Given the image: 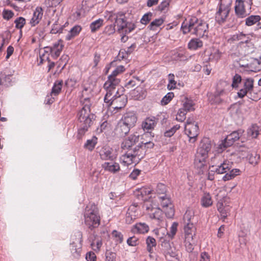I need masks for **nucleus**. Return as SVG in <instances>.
<instances>
[{
    "label": "nucleus",
    "mask_w": 261,
    "mask_h": 261,
    "mask_svg": "<svg viewBox=\"0 0 261 261\" xmlns=\"http://www.w3.org/2000/svg\"><path fill=\"white\" fill-rule=\"evenodd\" d=\"M181 29L184 34L191 33L199 37L207 36L208 33V24L195 16L183 22Z\"/></svg>",
    "instance_id": "f257e3e1"
},
{
    "label": "nucleus",
    "mask_w": 261,
    "mask_h": 261,
    "mask_svg": "<svg viewBox=\"0 0 261 261\" xmlns=\"http://www.w3.org/2000/svg\"><path fill=\"white\" fill-rule=\"evenodd\" d=\"M84 218L85 225L90 230H93L97 228L101 220L97 205L94 203L88 204L85 209Z\"/></svg>",
    "instance_id": "f03ea898"
},
{
    "label": "nucleus",
    "mask_w": 261,
    "mask_h": 261,
    "mask_svg": "<svg viewBox=\"0 0 261 261\" xmlns=\"http://www.w3.org/2000/svg\"><path fill=\"white\" fill-rule=\"evenodd\" d=\"M72 242L69 245L70 257L78 259L81 256L82 248L83 234L81 231L75 232L72 238Z\"/></svg>",
    "instance_id": "7ed1b4c3"
},
{
    "label": "nucleus",
    "mask_w": 261,
    "mask_h": 261,
    "mask_svg": "<svg viewBox=\"0 0 261 261\" xmlns=\"http://www.w3.org/2000/svg\"><path fill=\"white\" fill-rule=\"evenodd\" d=\"M114 16H115V24L117 26L118 30L120 33L128 34L133 31L136 28L134 23L126 22L125 16L123 13H118L114 14Z\"/></svg>",
    "instance_id": "20e7f679"
},
{
    "label": "nucleus",
    "mask_w": 261,
    "mask_h": 261,
    "mask_svg": "<svg viewBox=\"0 0 261 261\" xmlns=\"http://www.w3.org/2000/svg\"><path fill=\"white\" fill-rule=\"evenodd\" d=\"M252 37L251 34H245L241 32L233 35L228 39V41L230 43L238 42V44L241 47H251L253 45L252 42Z\"/></svg>",
    "instance_id": "39448f33"
},
{
    "label": "nucleus",
    "mask_w": 261,
    "mask_h": 261,
    "mask_svg": "<svg viewBox=\"0 0 261 261\" xmlns=\"http://www.w3.org/2000/svg\"><path fill=\"white\" fill-rule=\"evenodd\" d=\"M230 4L229 3H218L215 13V20L219 24L224 23L229 15L230 11Z\"/></svg>",
    "instance_id": "423d86ee"
},
{
    "label": "nucleus",
    "mask_w": 261,
    "mask_h": 261,
    "mask_svg": "<svg viewBox=\"0 0 261 261\" xmlns=\"http://www.w3.org/2000/svg\"><path fill=\"white\" fill-rule=\"evenodd\" d=\"M185 133L188 135L190 141L194 142L199 133V127L194 119L189 118L186 122L185 126Z\"/></svg>",
    "instance_id": "0eeeda50"
},
{
    "label": "nucleus",
    "mask_w": 261,
    "mask_h": 261,
    "mask_svg": "<svg viewBox=\"0 0 261 261\" xmlns=\"http://www.w3.org/2000/svg\"><path fill=\"white\" fill-rule=\"evenodd\" d=\"M227 200V197H223L218 200L216 204L217 211L219 212L221 219H222L223 221H224L230 216L231 210V206H230Z\"/></svg>",
    "instance_id": "6e6552de"
},
{
    "label": "nucleus",
    "mask_w": 261,
    "mask_h": 261,
    "mask_svg": "<svg viewBox=\"0 0 261 261\" xmlns=\"http://www.w3.org/2000/svg\"><path fill=\"white\" fill-rule=\"evenodd\" d=\"M94 119L95 116L93 114L91 113L88 115V116L85 117L83 120L79 121L80 126V128L78 130L79 138L83 136L85 133L88 131V129L93 124Z\"/></svg>",
    "instance_id": "1a4fd4ad"
},
{
    "label": "nucleus",
    "mask_w": 261,
    "mask_h": 261,
    "mask_svg": "<svg viewBox=\"0 0 261 261\" xmlns=\"http://www.w3.org/2000/svg\"><path fill=\"white\" fill-rule=\"evenodd\" d=\"M125 69L122 65L118 66L110 74L108 80L106 82V87H109L111 85L116 87L117 86L120 81L119 79L117 78V76L121 74L125 71Z\"/></svg>",
    "instance_id": "9d476101"
},
{
    "label": "nucleus",
    "mask_w": 261,
    "mask_h": 261,
    "mask_svg": "<svg viewBox=\"0 0 261 261\" xmlns=\"http://www.w3.org/2000/svg\"><path fill=\"white\" fill-rule=\"evenodd\" d=\"M148 147H153L154 144L151 142H148L146 143L142 142L141 144L136 146L133 149H132L133 156L136 159L138 162L143 159L145 154V148L146 146Z\"/></svg>",
    "instance_id": "9b49d317"
},
{
    "label": "nucleus",
    "mask_w": 261,
    "mask_h": 261,
    "mask_svg": "<svg viewBox=\"0 0 261 261\" xmlns=\"http://www.w3.org/2000/svg\"><path fill=\"white\" fill-rule=\"evenodd\" d=\"M144 207L150 218L155 219L159 222L163 221V211L160 208L154 207L149 202L145 203Z\"/></svg>",
    "instance_id": "f8f14e48"
},
{
    "label": "nucleus",
    "mask_w": 261,
    "mask_h": 261,
    "mask_svg": "<svg viewBox=\"0 0 261 261\" xmlns=\"http://www.w3.org/2000/svg\"><path fill=\"white\" fill-rule=\"evenodd\" d=\"M141 215V211L139 205L136 203L132 204L128 208L125 221L127 223L130 224L135 220L139 218Z\"/></svg>",
    "instance_id": "ddd939ff"
},
{
    "label": "nucleus",
    "mask_w": 261,
    "mask_h": 261,
    "mask_svg": "<svg viewBox=\"0 0 261 261\" xmlns=\"http://www.w3.org/2000/svg\"><path fill=\"white\" fill-rule=\"evenodd\" d=\"M212 148L211 141L207 138L203 139L197 149L196 155L207 159L208 154Z\"/></svg>",
    "instance_id": "4468645a"
},
{
    "label": "nucleus",
    "mask_w": 261,
    "mask_h": 261,
    "mask_svg": "<svg viewBox=\"0 0 261 261\" xmlns=\"http://www.w3.org/2000/svg\"><path fill=\"white\" fill-rule=\"evenodd\" d=\"M153 193V190L149 186H144L136 189L134 194L139 199L145 201L150 198Z\"/></svg>",
    "instance_id": "2eb2a0df"
},
{
    "label": "nucleus",
    "mask_w": 261,
    "mask_h": 261,
    "mask_svg": "<svg viewBox=\"0 0 261 261\" xmlns=\"http://www.w3.org/2000/svg\"><path fill=\"white\" fill-rule=\"evenodd\" d=\"M63 41L62 40H59L55 42L52 46H47L45 47L46 49L45 51L47 53L48 51L50 52L51 57L56 59L59 57L64 47Z\"/></svg>",
    "instance_id": "dca6fc26"
},
{
    "label": "nucleus",
    "mask_w": 261,
    "mask_h": 261,
    "mask_svg": "<svg viewBox=\"0 0 261 261\" xmlns=\"http://www.w3.org/2000/svg\"><path fill=\"white\" fill-rule=\"evenodd\" d=\"M232 162L225 160L219 165L211 166V171L212 172H216L218 174H223L230 171L232 168Z\"/></svg>",
    "instance_id": "f3484780"
},
{
    "label": "nucleus",
    "mask_w": 261,
    "mask_h": 261,
    "mask_svg": "<svg viewBox=\"0 0 261 261\" xmlns=\"http://www.w3.org/2000/svg\"><path fill=\"white\" fill-rule=\"evenodd\" d=\"M99 154L101 159L104 160L114 161L117 157L116 151L108 146L102 147L99 152Z\"/></svg>",
    "instance_id": "a211bd4d"
},
{
    "label": "nucleus",
    "mask_w": 261,
    "mask_h": 261,
    "mask_svg": "<svg viewBox=\"0 0 261 261\" xmlns=\"http://www.w3.org/2000/svg\"><path fill=\"white\" fill-rule=\"evenodd\" d=\"M139 136L135 134L131 135L125 138L121 143L123 150H132L131 148L139 141Z\"/></svg>",
    "instance_id": "6ab92c4d"
},
{
    "label": "nucleus",
    "mask_w": 261,
    "mask_h": 261,
    "mask_svg": "<svg viewBox=\"0 0 261 261\" xmlns=\"http://www.w3.org/2000/svg\"><path fill=\"white\" fill-rule=\"evenodd\" d=\"M127 101L126 95L121 94L117 96L111 101L112 108L114 110H119L124 108Z\"/></svg>",
    "instance_id": "aec40b11"
},
{
    "label": "nucleus",
    "mask_w": 261,
    "mask_h": 261,
    "mask_svg": "<svg viewBox=\"0 0 261 261\" xmlns=\"http://www.w3.org/2000/svg\"><path fill=\"white\" fill-rule=\"evenodd\" d=\"M44 11L41 7L38 6L33 11V15L30 19V24L32 27H35L42 20Z\"/></svg>",
    "instance_id": "412c9836"
},
{
    "label": "nucleus",
    "mask_w": 261,
    "mask_h": 261,
    "mask_svg": "<svg viewBox=\"0 0 261 261\" xmlns=\"http://www.w3.org/2000/svg\"><path fill=\"white\" fill-rule=\"evenodd\" d=\"M120 162L124 166H129L133 164L136 165L139 162L136 161V159L133 156L132 151L131 150H127V151L124 154L122 155L120 158Z\"/></svg>",
    "instance_id": "4be33fe9"
},
{
    "label": "nucleus",
    "mask_w": 261,
    "mask_h": 261,
    "mask_svg": "<svg viewBox=\"0 0 261 261\" xmlns=\"http://www.w3.org/2000/svg\"><path fill=\"white\" fill-rule=\"evenodd\" d=\"M172 57L174 60L180 61H187L189 59L188 52L182 47L174 50L172 55Z\"/></svg>",
    "instance_id": "5701e85b"
},
{
    "label": "nucleus",
    "mask_w": 261,
    "mask_h": 261,
    "mask_svg": "<svg viewBox=\"0 0 261 261\" xmlns=\"http://www.w3.org/2000/svg\"><path fill=\"white\" fill-rule=\"evenodd\" d=\"M103 88L107 92L104 98V101L107 104V107H112V104L111 103V101L116 96V95H115L113 97H112V95L113 93H115L116 87L111 85L109 87H106V83H105Z\"/></svg>",
    "instance_id": "b1692460"
},
{
    "label": "nucleus",
    "mask_w": 261,
    "mask_h": 261,
    "mask_svg": "<svg viewBox=\"0 0 261 261\" xmlns=\"http://www.w3.org/2000/svg\"><path fill=\"white\" fill-rule=\"evenodd\" d=\"M121 120L130 127H133L137 122V117L134 112H130L125 113Z\"/></svg>",
    "instance_id": "393cba45"
},
{
    "label": "nucleus",
    "mask_w": 261,
    "mask_h": 261,
    "mask_svg": "<svg viewBox=\"0 0 261 261\" xmlns=\"http://www.w3.org/2000/svg\"><path fill=\"white\" fill-rule=\"evenodd\" d=\"M240 134H241V131H234L227 135L223 143L224 147H227L231 146L236 141L239 139Z\"/></svg>",
    "instance_id": "a878e982"
},
{
    "label": "nucleus",
    "mask_w": 261,
    "mask_h": 261,
    "mask_svg": "<svg viewBox=\"0 0 261 261\" xmlns=\"http://www.w3.org/2000/svg\"><path fill=\"white\" fill-rule=\"evenodd\" d=\"M200 204L202 207L207 208L213 204L212 197L210 193L204 192L200 198Z\"/></svg>",
    "instance_id": "bb28decb"
},
{
    "label": "nucleus",
    "mask_w": 261,
    "mask_h": 261,
    "mask_svg": "<svg viewBox=\"0 0 261 261\" xmlns=\"http://www.w3.org/2000/svg\"><path fill=\"white\" fill-rule=\"evenodd\" d=\"M235 13L238 17L244 18L247 15V13L244 8L243 0H237L235 6Z\"/></svg>",
    "instance_id": "cd10ccee"
},
{
    "label": "nucleus",
    "mask_w": 261,
    "mask_h": 261,
    "mask_svg": "<svg viewBox=\"0 0 261 261\" xmlns=\"http://www.w3.org/2000/svg\"><path fill=\"white\" fill-rule=\"evenodd\" d=\"M149 227L145 223H137L132 228V231L135 233L145 234L149 231Z\"/></svg>",
    "instance_id": "c85d7f7f"
},
{
    "label": "nucleus",
    "mask_w": 261,
    "mask_h": 261,
    "mask_svg": "<svg viewBox=\"0 0 261 261\" xmlns=\"http://www.w3.org/2000/svg\"><path fill=\"white\" fill-rule=\"evenodd\" d=\"M160 242H161L162 250L164 254L175 250V249L172 246V243H171L169 241L167 240L165 238L160 237Z\"/></svg>",
    "instance_id": "c756f323"
},
{
    "label": "nucleus",
    "mask_w": 261,
    "mask_h": 261,
    "mask_svg": "<svg viewBox=\"0 0 261 261\" xmlns=\"http://www.w3.org/2000/svg\"><path fill=\"white\" fill-rule=\"evenodd\" d=\"M156 124V121L154 117H148L143 121L142 127L144 130H149L153 129Z\"/></svg>",
    "instance_id": "7c9ffc66"
},
{
    "label": "nucleus",
    "mask_w": 261,
    "mask_h": 261,
    "mask_svg": "<svg viewBox=\"0 0 261 261\" xmlns=\"http://www.w3.org/2000/svg\"><path fill=\"white\" fill-rule=\"evenodd\" d=\"M203 43L199 38H194L190 40L188 43V48L191 50H196L202 47Z\"/></svg>",
    "instance_id": "2f4dec72"
},
{
    "label": "nucleus",
    "mask_w": 261,
    "mask_h": 261,
    "mask_svg": "<svg viewBox=\"0 0 261 261\" xmlns=\"http://www.w3.org/2000/svg\"><path fill=\"white\" fill-rule=\"evenodd\" d=\"M102 167L105 171L113 173H115L120 170L119 164L116 162H105L102 165Z\"/></svg>",
    "instance_id": "473e14b6"
},
{
    "label": "nucleus",
    "mask_w": 261,
    "mask_h": 261,
    "mask_svg": "<svg viewBox=\"0 0 261 261\" xmlns=\"http://www.w3.org/2000/svg\"><path fill=\"white\" fill-rule=\"evenodd\" d=\"M196 228L193 223H187L184 227V236L195 237Z\"/></svg>",
    "instance_id": "72a5a7b5"
},
{
    "label": "nucleus",
    "mask_w": 261,
    "mask_h": 261,
    "mask_svg": "<svg viewBox=\"0 0 261 261\" xmlns=\"http://www.w3.org/2000/svg\"><path fill=\"white\" fill-rule=\"evenodd\" d=\"M195 237H184V245L186 248L187 251L191 252H192L196 245V243L194 240Z\"/></svg>",
    "instance_id": "f704fd0d"
},
{
    "label": "nucleus",
    "mask_w": 261,
    "mask_h": 261,
    "mask_svg": "<svg viewBox=\"0 0 261 261\" xmlns=\"http://www.w3.org/2000/svg\"><path fill=\"white\" fill-rule=\"evenodd\" d=\"M63 84V82L62 80H58L54 83L50 93L51 97L57 96L61 93Z\"/></svg>",
    "instance_id": "c9c22d12"
},
{
    "label": "nucleus",
    "mask_w": 261,
    "mask_h": 261,
    "mask_svg": "<svg viewBox=\"0 0 261 261\" xmlns=\"http://www.w3.org/2000/svg\"><path fill=\"white\" fill-rule=\"evenodd\" d=\"M130 127L128 125L124 123V122L120 120L118 123L116 130L120 135H126L130 130Z\"/></svg>",
    "instance_id": "e433bc0d"
},
{
    "label": "nucleus",
    "mask_w": 261,
    "mask_h": 261,
    "mask_svg": "<svg viewBox=\"0 0 261 261\" xmlns=\"http://www.w3.org/2000/svg\"><path fill=\"white\" fill-rule=\"evenodd\" d=\"M82 30V28L80 25H75L70 30L68 34L66 36L65 39L68 41L72 39L80 34Z\"/></svg>",
    "instance_id": "4c0bfd02"
},
{
    "label": "nucleus",
    "mask_w": 261,
    "mask_h": 261,
    "mask_svg": "<svg viewBox=\"0 0 261 261\" xmlns=\"http://www.w3.org/2000/svg\"><path fill=\"white\" fill-rule=\"evenodd\" d=\"M221 52L217 48L212 47L210 48V54L209 60L211 61L217 62L221 57Z\"/></svg>",
    "instance_id": "58836bf2"
},
{
    "label": "nucleus",
    "mask_w": 261,
    "mask_h": 261,
    "mask_svg": "<svg viewBox=\"0 0 261 261\" xmlns=\"http://www.w3.org/2000/svg\"><path fill=\"white\" fill-rule=\"evenodd\" d=\"M167 190V187L165 184L158 183L153 190V193L159 197L166 195Z\"/></svg>",
    "instance_id": "ea45409f"
},
{
    "label": "nucleus",
    "mask_w": 261,
    "mask_h": 261,
    "mask_svg": "<svg viewBox=\"0 0 261 261\" xmlns=\"http://www.w3.org/2000/svg\"><path fill=\"white\" fill-rule=\"evenodd\" d=\"M90 114H91V113L90 107L88 106H84L77 114L78 121L80 120H83L85 117L88 116V115Z\"/></svg>",
    "instance_id": "a19ab883"
},
{
    "label": "nucleus",
    "mask_w": 261,
    "mask_h": 261,
    "mask_svg": "<svg viewBox=\"0 0 261 261\" xmlns=\"http://www.w3.org/2000/svg\"><path fill=\"white\" fill-rule=\"evenodd\" d=\"M206 159L199 156L198 155L195 154L194 164V166L197 168L200 169L203 168L206 165Z\"/></svg>",
    "instance_id": "79ce46f5"
},
{
    "label": "nucleus",
    "mask_w": 261,
    "mask_h": 261,
    "mask_svg": "<svg viewBox=\"0 0 261 261\" xmlns=\"http://www.w3.org/2000/svg\"><path fill=\"white\" fill-rule=\"evenodd\" d=\"M228 86L225 82H221L218 85L217 90L215 92L217 95L220 96L221 97L226 95L227 92L226 87Z\"/></svg>",
    "instance_id": "37998d69"
},
{
    "label": "nucleus",
    "mask_w": 261,
    "mask_h": 261,
    "mask_svg": "<svg viewBox=\"0 0 261 261\" xmlns=\"http://www.w3.org/2000/svg\"><path fill=\"white\" fill-rule=\"evenodd\" d=\"M147 251L150 253L153 252V248L156 245V240L152 237L148 236L146 240Z\"/></svg>",
    "instance_id": "c03bdc74"
},
{
    "label": "nucleus",
    "mask_w": 261,
    "mask_h": 261,
    "mask_svg": "<svg viewBox=\"0 0 261 261\" xmlns=\"http://www.w3.org/2000/svg\"><path fill=\"white\" fill-rule=\"evenodd\" d=\"M259 127L256 124H252L247 130L248 136L251 138H256L259 135Z\"/></svg>",
    "instance_id": "a18cd8bd"
},
{
    "label": "nucleus",
    "mask_w": 261,
    "mask_h": 261,
    "mask_svg": "<svg viewBox=\"0 0 261 261\" xmlns=\"http://www.w3.org/2000/svg\"><path fill=\"white\" fill-rule=\"evenodd\" d=\"M103 24V19L99 18L98 19L92 22L90 25V28L92 33H94L97 31Z\"/></svg>",
    "instance_id": "49530a36"
},
{
    "label": "nucleus",
    "mask_w": 261,
    "mask_h": 261,
    "mask_svg": "<svg viewBox=\"0 0 261 261\" xmlns=\"http://www.w3.org/2000/svg\"><path fill=\"white\" fill-rule=\"evenodd\" d=\"M240 170L238 169H232L229 173H227L223 177V180L224 181H227L233 179L235 176L239 175Z\"/></svg>",
    "instance_id": "de8ad7c7"
},
{
    "label": "nucleus",
    "mask_w": 261,
    "mask_h": 261,
    "mask_svg": "<svg viewBox=\"0 0 261 261\" xmlns=\"http://www.w3.org/2000/svg\"><path fill=\"white\" fill-rule=\"evenodd\" d=\"M260 17L259 15H251L247 17L246 20V24L247 26H252L257 22H259Z\"/></svg>",
    "instance_id": "09e8293b"
},
{
    "label": "nucleus",
    "mask_w": 261,
    "mask_h": 261,
    "mask_svg": "<svg viewBox=\"0 0 261 261\" xmlns=\"http://www.w3.org/2000/svg\"><path fill=\"white\" fill-rule=\"evenodd\" d=\"M158 198L163 208L169 206L170 204L172 203L170 198L168 197L167 195L159 196Z\"/></svg>",
    "instance_id": "8fccbe9b"
},
{
    "label": "nucleus",
    "mask_w": 261,
    "mask_h": 261,
    "mask_svg": "<svg viewBox=\"0 0 261 261\" xmlns=\"http://www.w3.org/2000/svg\"><path fill=\"white\" fill-rule=\"evenodd\" d=\"M102 245V242L100 239L94 240L91 244L92 249L96 253L100 251Z\"/></svg>",
    "instance_id": "3c124183"
},
{
    "label": "nucleus",
    "mask_w": 261,
    "mask_h": 261,
    "mask_svg": "<svg viewBox=\"0 0 261 261\" xmlns=\"http://www.w3.org/2000/svg\"><path fill=\"white\" fill-rule=\"evenodd\" d=\"M167 261H180L175 250L164 254Z\"/></svg>",
    "instance_id": "603ef678"
},
{
    "label": "nucleus",
    "mask_w": 261,
    "mask_h": 261,
    "mask_svg": "<svg viewBox=\"0 0 261 261\" xmlns=\"http://www.w3.org/2000/svg\"><path fill=\"white\" fill-rule=\"evenodd\" d=\"M136 48V44L135 43H133L129 47H128L127 48L126 50L122 49H121L119 53V56L120 57L124 58L125 57V56L123 55L121 57V54H123L124 53H125V54L126 55H130L134 51V50Z\"/></svg>",
    "instance_id": "864d4df0"
},
{
    "label": "nucleus",
    "mask_w": 261,
    "mask_h": 261,
    "mask_svg": "<svg viewBox=\"0 0 261 261\" xmlns=\"http://www.w3.org/2000/svg\"><path fill=\"white\" fill-rule=\"evenodd\" d=\"M166 216L169 218H171L174 215V208L173 204L172 203L169 206L163 208V210Z\"/></svg>",
    "instance_id": "5fc2aeb1"
},
{
    "label": "nucleus",
    "mask_w": 261,
    "mask_h": 261,
    "mask_svg": "<svg viewBox=\"0 0 261 261\" xmlns=\"http://www.w3.org/2000/svg\"><path fill=\"white\" fill-rule=\"evenodd\" d=\"M182 108L185 109L187 112L194 110L193 101L192 100L186 98Z\"/></svg>",
    "instance_id": "6e6d98bb"
},
{
    "label": "nucleus",
    "mask_w": 261,
    "mask_h": 261,
    "mask_svg": "<svg viewBox=\"0 0 261 261\" xmlns=\"http://www.w3.org/2000/svg\"><path fill=\"white\" fill-rule=\"evenodd\" d=\"M169 83L167 85V89L169 90L175 89L176 87V82L174 80V75L172 73H170L168 75Z\"/></svg>",
    "instance_id": "4d7b16f0"
},
{
    "label": "nucleus",
    "mask_w": 261,
    "mask_h": 261,
    "mask_svg": "<svg viewBox=\"0 0 261 261\" xmlns=\"http://www.w3.org/2000/svg\"><path fill=\"white\" fill-rule=\"evenodd\" d=\"M259 160L260 155L257 153H251L248 158L249 163L254 166L258 164Z\"/></svg>",
    "instance_id": "13d9d810"
},
{
    "label": "nucleus",
    "mask_w": 261,
    "mask_h": 261,
    "mask_svg": "<svg viewBox=\"0 0 261 261\" xmlns=\"http://www.w3.org/2000/svg\"><path fill=\"white\" fill-rule=\"evenodd\" d=\"M164 22V20L162 18H160L158 19H155L153 21H152L149 27L151 30H155L158 27L161 26Z\"/></svg>",
    "instance_id": "bf43d9fd"
},
{
    "label": "nucleus",
    "mask_w": 261,
    "mask_h": 261,
    "mask_svg": "<svg viewBox=\"0 0 261 261\" xmlns=\"http://www.w3.org/2000/svg\"><path fill=\"white\" fill-rule=\"evenodd\" d=\"M174 94L173 92L168 93L162 99L161 104L162 106H165L168 104L174 97Z\"/></svg>",
    "instance_id": "052dcab7"
},
{
    "label": "nucleus",
    "mask_w": 261,
    "mask_h": 261,
    "mask_svg": "<svg viewBox=\"0 0 261 261\" xmlns=\"http://www.w3.org/2000/svg\"><path fill=\"white\" fill-rule=\"evenodd\" d=\"M248 94V97L253 100L257 101L261 98V90L256 91L254 89Z\"/></svg>",
    "instance_id": "680f3d73"
},
{
    "label": "nucleus",
    "mask_w": 261,
    "mask_h": 261,
    "mask_svg": "<svg viewBox=\"0 0 261 261\" xmlns=\"http://www.w3.org/2000/svg\"><path fill=\"white\" fill-rule=\"evenodd\" d=\"M112 235L117 243L120 244L123 241V234L121 232L114 230L112 231Z\"/></svg>",
    "instance_id": "e2e57ef3"
},
{
    "label": "nucleus",
    "mask_w": 261,
    "mask_h": 261,
    "mask_svg": "<svg viewBox=\"0 0 261 261\" xmlns=\"http://www.w3.org/2000/svg\"><path fill=\"white\" fill-rule=\"evenodd\" d=\"M244 88L249 93L252 92L251 91L253 89V80L251 79H247L246 80L244 84Z\"/></svg>",
    "instance_id": "0e129e2a"
},
{
    "label": "nucleus",
    "mask_w": 261,
    "mask_h": 261,
    "mask_svg": "<svg viewBox=\"0 0 261 261\" xmlns=\"http://www.w3.org/2000/svg\"><path fill=\"white\" fill-rule=\"evenodd\" d=\"M187 112L185 110V109L181 108H180L177 112V114L176 115V119L178 121L182 122L184 121L186 119V115Z\"/></svg>",
    "instance_id": "69168bd1"
},
{
    "label": "nucleus",
    "mask_w": 261,
    "mask_h": 261,
    "mask_svg": "<svg viewBox=\"0 0 261 261\" xmlns=\"http://www.w3.org/2000/svg\"><path fill=\"white\" fill-rule=\"evenodd\" d=\"M96 140L97 138L95 137H93L91 140H88L85 144V147L90 150H92L97 143Z\"/></svg>",
    "instance_id": "338daca9"
},
{
    "label": "nucleus",
    "mask_w": 261,
    "mask_h": 261,
    "mask_svg": "<svg viewBox=\"0 0 261 261\" xmlns=\"http://www.w3.org/2000/svg\"><path fill=\"white\" fill-rule=\"evenodd\" d=\"M14 23L15 28L21 30L25 24V19L22 17H19L15 20Z\"/></svg>",
    "instance_id": "774afa93"
}]
</instances>
